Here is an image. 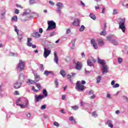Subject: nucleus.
<instances>
[{
    "label": "nucleus",
    "instance_id": "nucleus-1",
    "mask_svg": "<svg viewBox=\"0 0 128 128\" xmlns=\"http://www.w3.org/2000/svg\"><path fill=\"white\" fill-rule=\"evenodd\" d=\"M83 84H86V81L83 80L81 82L80 81H78L75 88L76 90H78V92H84V86Z\"/></svg>",
    "mask_w": 128,
    "mask_h": 128
},
{
    "label": "nucleus",
    "instance_id": "nucleus-2",
    "mask_svg": "<svg viewBox=\"0 0 128 128\" xmlns=\"http://www.w3.org/2000/svg\"><path fill=\"white\" fill-rule=\"evenodd\" d=\"M106 38L108 42H111L114 46H118V41L116 40V37L114 35H110L106 37Z\"/></svg>",
    "mask_w": 128,
    "mask_h": 128
},
{
    "label": "nucleus",
    "instance_id": "nucleus-3",
    "mask_svg": "<svg viewBox=\"0 0 128 128\" xmlns=\"http://www.w3.org/2000/svg\"><path fill=\"white\" fill-rule=\"evenodd\" d=\"M24 102H26L25 104H18V102H21L20 98H18L16 102V104L17 106H19L21 108H28V106L30 105V102H28V100L26 98H25Z\"/></svg>",
    "mask_w": 128,
    "mask_h": 128
},
{
    "label": "nucleus",
    "instance_id": "nucleus-4",
    "mask_svg": "<svg viewBox=\"0 0 128 128\" xmlns=\"http://www.w3.org/2000/svg\"><path fill=\"white\" fill-rule=\"evenodd\" d=\"M48 27L46 29V32L48 30H52L56 29V24L52 20L48 21Z\"/></svg>",
    "mask_w": 128,
    "mask_h": 128
},
{
    "label": "nucleus",
    "instance_id": "nucleus-5",
    "mask_svg": "<svg viewBox=\"0 0 128 128\" xmlns=\"http://www.w3.org/2000/svg\"><path fill=\"white\" fill-rule=\"evenodd\" d=\"M26 66V64L24 62L22 61V60H19L18 64L16 67V70L18 72H22L24 70V67Z\"/></svg>",
    "mask_w": 128,
    "mask_h": 128
},
{
    "label": "nucleus",
    "instance_id": "nucleus-6",
    "mask_svg": "<svg viewBox=\"0 0 128 128\" xmlns=\"http://www.w3.org/2000/svg\"><path fill=\"white\" fill-rule=\"evenodd\" d=\"M122 22H119V28L122 30V32H126V26L124 25V22H126V18L121 19Z\"/></svg>",
    "mask_w": 128,
    "mask_h": 128
},
{
    "label": "nucleus",
    "instance_id": "nucleus-7",
    "mask_svg": "<svg viewBox=\"0 0 128 128\" xmlns=\"http://www.w3.org/2000/svg\"><path fill=\"white\" fill-rule=\"evenodd\" d=\"M52 52V50H48V48L44 47V56L45 58H46Z\"/></svg>",
    "mask_w": 128,
    "mask_h": 128
},
{
    "label": "nucleus",
    "instance_id": "nucleus-8",
    "mask_svg": "<svg viewBox=\"0 0 128 128\" xmlns=\"http://www.w3.org/2000/svg\"><path fill=\"white\" fill-rule=\"evenodd\" d=\"M96 62V60L94 58H91L88 59V60L87 64L88 66H94V64H95Z\"/></svg>",
    "mask_w": 128,
    "mask_h": 128
},
{
    "label": "nucleus",
    "instance_id": "nucleus-9",
    "mask_svg": "<svg viewBox=\"0 0 128 128\" xmlns=\"http://www.w3.org/2000/svg\"><path fill=\"white\" fill-rule=\"evenodd\" d=\"M57 6V12L62 14V10L64 8V4L60 2H58L56 4Z\"/></svg>",
    "mask_w": 128,
    "mask_h": 128
},
{
    "label": "nucleus",
    "instance_id": "nucleus-10",
    "mask_svg": "<svg viewBox=\"0 0 128 128\" xmlns=\"http://www.w3.org/2000/svg\"><path fill=\"white\" fill-rule=\"evenodd\" d=\"M23 16H26L28 18H32V13L30 12V10L27 9L25 10V12L22 14Z\"/></svg>",
    "mask_w": 128,
    "mask_h": 128
},
{
    "label": "nucleus",
    "instance_id": "nucleus-11",
    "mask_svg": "<svg viewBox=\"0 0 128 128\" xmlns=\"http://www.w3.org/2000/svg\"><path fill=\"white\" fill-rule=\"evenodd\" d=\"M22 82L16 80L14 82V88H15V90H18V88H20L22 86Z\"/></svg>",
    "mask_w": 128,
    "mask_h": 128
},
{
    "label": "nucleus",
    "instance_id": "nucleus-12",
    "mask_svg": "<svg viewBox=\"0 0 128 128\" xmlns=\"http://www.w3.org/2000/svg\"><path fill=\"white\" fill-rule=\"evenodd\" d=\"M74 62V64H76V70H82V62H78L76 63L75 62Z\"/></svg>",
    "mask_w": 128,
    "mask_h": 128
},
{
    "label": "nucleus",
    "instance_id": "nucleus-13",
    "mask_svg": "<svg viewBox=\"0 0 128 128\" xmlns=\"http://www.w3.org/2000/svg\"><path fill=\"white\" fill-rule=\"evenodd\" d=\"M108 66L106 65H104L103 66H102V74H106L108 72Z\"/></svg>",
    "mask_w": 128,
    "mask_h": 128
},
{
    "label": "nucleus",
    "instance_id": "nucleus-14",
    "mask_svg": "<svg viewBox=\"0 0 128 128\" xmlns=\"http://www.w3.org/2000/svg\"><path fill=\"white\" fill-rule=\"evenodd\" d=\"M90 44L93 46V48H94V50H98V43L96 42V40L94 38H92L90 40Z\"/></svg>",
    "mask_w": 128,
    "mask_h": 128
},
{
    "label": "nucleus",
    "instance_id": "nucleus-15",
    "mask_svg": "<svg viewBox=\"0 0 128 128\" xmlns=\"http://www.w3.org/2000/svg\"><path fill=\"white\" fill-rule=\"evenodd\" d=\"M14 30L16 32L18 36V38H19V40H22V34H19L18 32H20V30H18V26H16L14 25Z\"/></svg>",
    "mask_w": 128,
    "mask_h": 128
},
{
    "label": "nucleus",
    "instance_id": "nucleus-16",
    "mask_svg": "<svg viewBox=\"0 0 128 128\" xmlns=\"http://www.w3.org/2000/svg\"><path fill=\"white\" fill-rule=\"evenodd\" d=\"M32 36L36 38H40V34H39L38 32H36L35 30H34Z\"/></svg>",
    "mask_w": 128,
    "mask_h": 128
},
{
    "label": "nucleus",
    "instance_id": "nucleus-17",
    "mask_svg": "<svg viewBox=\"0 0 128 128\" xmlns=\"http://www.w3.org/2000/svg\"><path fill=\"white\" fill-rule=\"evenodd\" d=\"M98 64H101L102 66L106 65V62H104V60H102L100 58H98Z\"/></svg>",
    "mask_w": 128,
    "mask_h": 128
},
{
    "label": "nucleus",
    "instance_id": "nucleus-18",
    "mask_svg": "<svg viewBox=\"0 0 128 128\" xmlns=\"http://www.w3.org/2000/svg\"><path fill=\"white\" fill-rule=\"evenodd\" d=\"M72 24L76 26H80V20L78 19H74Z\"/></svg>",
    "mask_w": 128,
    "mask_h": 128
},
{
    "label": "nucleus",
    "instance_id": "nucleus-19",
    "mask_svg": "<svg viewBox=\"0 0 128 128\" xmlns=\"http://www.w3.org/2000/svg\"><path fill=\"white\" fill-rule=\"evenodd\" d=\"M97 42H98V46H104V40H102V39H98Z\"/></svg>",
    "mask_w": 128,
    "mask_h": 128
},
{
    "label": "nucleus",
    "instance_id": "nucleus-20",
    "mask_svg": "<svg viewBox=\"0 0 128 128\" xmlns=\"http://www.w3.org/2000/svg\"><path fill=\"white\" fill-rule=\"evenodd\" d=\"M19 80L21 82H24V74L22 73L20 74Z\"/></svg>",
    "mask_w": 128,
    "mask_h": 128
},
{
    "label": "nucleus",
    "instance_id": "nucleus-21",
    "mask_svg": "<svg viewBox=\"0 0 128 128\" xmlns=\"http://www.w3.org/2000/svg\"><path fill=\"white\" fill-rule=\"evenodd\" d=\"M76 40V39L74 38L71 41L70 43V44H72V46H70L71 50H74V48Z\"/></svg>",
    "mask_w": 128,
    "mask_h": 128
},
{
    "label": "nucleus",
    "instance_id": "nucleus-22",
    "mask_svg": "<svg viewBox=\"0 0 128 128\" xmlns=\"http://www.w3.org/2000/svg\"><path fill=\"white\" fill-rule=\"evenodd\" d=\"M54 62H56V64H58V54L56 52H54Z\"/></svg>",
    "mask_w": 128,
    "mask_h": 128
},
{
    "label": "nucleus",
    "instance_id": "nucleus-23",
    "mask_svg": "<svg viewBox=\"0 0 128 128\" xmlns=\"http://www.w3.org/2000/svg\"><path fill=\"white\" fill-rule=\"evenodd\" d=\"M44 96L42 95H38V96H35V98L36 100V102H38L39 100H42L44 98Z\"/></svg>",
    "mask_w": 128,
    "mask_h": 128
},
{
    "label": "nucleus",
    "instance_id": "nucleus-24",
    "mask_svg": "<svg viewBox=\"0 0 128 128\" xmlns=\"http://www.w3.org/2000/svg\"><path fill=\"white\" fill-rule=\"evenodd\" d=\"M34 81L36 82H39L40 80V76L38 75V74L34 73Z\"/></svg>",
    "mask_w": 128,
    "mask_h": 128
},
{
    "label": "nucleus",
    "instance_id": "nucleus-25",
    "mask_svg": "<svg viewBox=\"0 0 128 128\" xmlns=\"http://www.w3.org/2000/svg\"><path fill=\"white\" fill-rule=\"evenodd\" d=\"M52 74V76H54V72L52 71H48V70H45L44 72V76H48V74Z\"/></svg>",
    "mask_w": 128,
    "mask_h": 128
},
{
    "label": "nucleus",
    "instance_id": "nucleus-26",
    "mask_svg": "<svg viewBox=\"0 0 128 128\" xmlns=\"http://www.w3.org/2000/svg\"><path fill=\"white\" fill-rule=\"evenodd\" d=\"M4 16H6V9L4 8L2 12V14L0 15V18L2 20L4 18Z\"/></svg>",
    "mask_w": 128,
    "mask_h": 128
},
{
    "label": "nucleus",
    "instance_id": "nucleus-27",
    "mask_svg": "<svg viewBox=\"0 0 128 128\" xmlns=\"http://www.w3.org/2000/svg\"><path fill=\"white\" fill-rule=\"evenodd\" d=\"M42 96H43L44 98H46L48 96V91L46 90V89H44L42 90Z\"/></svg>",
    "mask_w": 128,
    "mask_h": 128
},
{
    "label": "nucleus",
    "instance_id": "nucleus-28",
    "mask_svg": "<svg viewBox=\"0 0 128 128\" xmlns=\"http://www.w3.org/2000/svg\"><path fill=\"white\" fill-rule=\"evenodd\" d=\"M89 16L94 20H96V15H94L92 13H90L89 15Z\"/></svg>",
    "mask_w": 128,
    "mask_h": 128
},
{
    "label": "nucleus",
    "instance_id": "nucleus-29",
    "mask_svg": "<svg viewBox=\"0 0 128 128\" xmlns=\"http://www.w3.org/2000/svg\"><path fill=\"white\" fill-rule=\"evenodd\" d=\"M32 42L31 38H28V41H27V46H32V43L30 42Z\"/></svg>",
    "mask_w": 128,
    "mask_h": 128
},
{
    "label": "nucleus",
    "instance_id": "nucleus-30",
    "mask_svg": "<svg viewBox=\"0 0 128 128\" xmlns=\"http://www.w3.org/2000/svg\"><path fill=\"white\" fill-rule=\"evenodd\" d=\"M27 84H36V81L30 80V79H28L27 81Z\"/></svg>",
    "mask_w": 128,
    "mask_h": 128
},
{
    "label": "nucleus",
    "instance_id": "nucleus-31",
    "mask_svg": "<svg viewBox=\"0 0 128 128\" xmlns=\"http://www.w3.org/2000/svg\"><path fill=\"white\" fill-rule=\"evenodd\" d=\"M106 124L110 128H114V125L112 124V120H108Z\"/></svg>",
    "mask_w": 128,
    "mask_h": 128
},
{
    "label": "nucleus",
    "instance_id": "nucleus-32",
    "mask_svg": "<svg viewBox=\"0 0 128 128\" xmlns=\"http://www.w3.org/2000/svg\"><path fill=\"white\" fill-rule=\"evenodd\" d=\"M60 74L62 76V78H64L66 74V71H64V70H60Z\"/></svg>",
    "mask_w": 128,
    "mask_h": 128
},
{
    "label": "nucleus",
    "instance_id": "nucleus-33",
    "mask_svg": "<svg viewBox=\"0 0 128 128\" xmlns=\"http://www.w3.org/2000/svg\"><path fill=\"white\" fill-rule=\"evenodd\" d=\"M102 77L101 76H98L96 78V84H98L100 82V80H102Z\"/></svg>",
    "mask_w": 128,
    "mask_h": 128
},
{
    "label": "nucleus",
    "instance_id": "nucleus-34",
    "mask_svg": "<svg viewBox=\"0 0 128 128\" xmlns=\"http://www.w3.org/2000/svg\"><path fill=\"white\" fill-rule=\"evenodd\" d=\"M85 28H86V27L82 25L79 29V32H84Z\"/></svg>",
    "mask_w": 128,
    "mask_h": 128
},
{
    "label": "nucleus",
    "instance_id": "nucleus-35",
    "mask_svg": "<svg viewBox=\"0 0 128 128\" xmlns=\"http://www.w3.org/2000/svg\"><path fill=\"white\" fill-rule=\"evenodd\" d=\"M76 73H72V75L68 74L67 76H68V78H72V76H76Z\"/></svg>",
    "mask_w": 128,
    "mask_h": 128
},
{
    "label": "nucleus",
    "instance_id": "nucleus-36",
    "mask_svg": "<svg viewBox=\"0 0 128 128\" xmlns=\"http://www.w3.org/2000/svg\"><path fill=\"white\" fill-rule=\"evenodd\" d=\"M12 22H18V16H14L12 18Z\"/></svg>",
    "mask_w": 128,
    "mask_h": 128
},
{
    "label": "nucleus",
    "instance_id": "nucleus-37",
    "mask_svg": "<svg viewBox=\"0 0 128 128\" xmlns=\"http://www.w3.org/2000/svg\"><path fill=\"white\" fill-rule=\"evenodd\" d=\"M56 32L53 31L50 33V34L49 36L50 38H52V36H56Z\"/></svg>",
    "mask_w": 128,
    "mask_h": 128
},
{
    "label": "nucleus",
    "instance_id": "nucleus-38",
    "mask_svg": "<svg viewBox=\"0 0 128 128\" xmlns=\"http://www.w3.org/2000/svg\"><path fill=\"white\" fill-rule=\"evenodd\" d=\"M9 55L10 56H18V54H15L14 52H10Z\"/></svg>",
    "mask_w": 128,
    "mask_h": 128
},
{
    "label": "nucleus",
    "instance_id": "nucleus-39",
    "mask_svg": "<svg viewBox=\"0 0 128 128\" xmlns=\"http://www.w3.org/2000/svg\"><path fill=\"white\" fill-rule=\"evenodd\" d=\"M72 108L74 110H78V106H72Z\"/></svg>",
    "mask_w": 128,
    "mask_h": 128
},
{
    "label": "nucleus",
    "instance_id": "nucleus-40",
    "mask_svg": "<svg viewBox=\"0 0 128 128\" xmlns=\"http://www.w3.org/2000/svg\"><path fill=\"white\" fill-rule=\"evenodd\" d=\"M54 84H56V88H58V79L55 80Z\"/></svg>",
    "mask_w": 128,
    "mask_h": 128
},
{
    "label": "nucleus",
    "instance_id": "nucleus-41",
    "mask_svg": "<svg viewBox=\"0 0 128 128\" xmlns=\"http://www.w3.org/2000/svg\"><path fill=\"white\" fill-rule=\"evenodd\" d=\"M100 36H106V31L103 30V31L101 32H100Z\"/></svg>",
    "mask_w": 128,
    "mask_h": 128
},
{
    "label": "nucleus",
    "instance_id": "nucleus-42",
    "mask_svg": "<svg viewBox=\"0 0 128 128\" xmlns=\"http://www.w3.org/2000/svg\"><path fill=\"white\" fill-rule=\"evenodd\" d=\"M92 116H93L94 118H98V114H96V112H94L92 113Z\"/></svg>",
    "mask_w": 128,
    "mask_h": 128
},
{
    "label": "nucleus",
    "instance_id": "nucleus-43",
    "mask_svg": "<svg viewBox=\"0 0 128 128\" xmlns=\"http://www.w3.org/2000/svg\"><path fill=\"white\" fill-rule=\"evenodd\" d=\"M40 71L42 72L44 70V64H40Z\"/></svg>",
    "mask_w": 128,
    "mask_h": 128
},
{
    "label": "nucleus",
    "instance_id": "nucleus-44",
    "mask_svg": "<svg viewBox=\"0 0 128 128\" xmlns=\"http://www.w3.org/2000/svg\"><path fill=\"white\" fill-rule=\"evenodd\" d=\"M118 64H122V58H118Z\"/></svg>",
    "mask_w": 128,
    "mask_h": 128
},
{
    "label": "nucleus",
    "instance_id": "nucleus-45",
    "mask_svg": "<svg viewBox=\"0 0 128 128\" xmlns=\"http://www.w3.org/2000/svg\"><path fill=\"white\" fill-rule=\"evenodd\" d=\"M112 88H120V84H116L114 86H112Z\"/></svg>",
    "mask_w": 128,
    "mask_h": 128
},
{
    "label": "nucleus",
    "instance_id": "nucleus-46",
    "mask_svg": "<svg viewBox=\"0 0 128 128\" xmlns=\"http://www.w3.org/2000/svg\"><path fill=\"white\" fill-rule=\"evenodd\" d=\"M46 105L44 104L41 106L40 110H46Z\"/></svg>",
    "mask_w": 128,
    "mask_h": 128
},
{
    "label": "nucleus",
    "instance_id": "nucleus-47",
    "mask_svg": "<svg viewBox=\"0 0 128 128\" xmlns=\"http://www.w3.org/2000/svg\"><path fill=\"white\" fill-rule=\"evenodd\" d=\"M36 86L38 88V90H40L42 88V86H40V84H36Z\"/></svg>",
    "mask_w": 128,
    "mask_h": 128
},
{
    "label": "nucleus",
    "instance_id": "nucleus-48",
    "mask_svg": "<svg viewBox=\"0 0 128 128\" xmlns=\"http://www.w3.org/2000/svg\"><path fill=\"white\" fill-rule=\"evenodd\" d=\"M36 4V0H30V4Z\"/></svg>",
    "mask_w": 128,
    "mask_h": 128
},
{
    "label": "nucleus",
    "instance_id": "nucleus-49",
    "mask_svg": "<svg viewBox=\"0 0 128 128\" xmlns=\"http://www.w3.org/2000/svg\"><path fill=\"white\" fill-rule=\"evenodd\" d=\"M54 125L55 126H60V124H58V122H54Z\"/></svg>",
    "mask_w": 128,
    "mask_h": 128
},
{
    "label": "nucleus",
    "instance_id": "nucleus-50",
    "mask_svg": "<svg viewBox=\"0 0 128 128\" xmlns=\"http://www.w3.org/2000/svg\"><path fill=\"white\" fill-rule=\"evenodd\" d=\"M113 14H118V10L114 9V10Z\"/></svg>",
    "mask_w": 128,
    "mask_h": 128
},
{
    "label": "nucleus",
    "instance_id": "nucleus-51",
    "mask_svg": "<svg viewBox=\"0 0 128 128\" xmlns=\"http://www.w3.org/2000/svg\"><path fill=\"white\" fill-rule=\"evenodd\" d=\"M69 120H70V122H74V116H70L69 118Z\"/></svg>",
    "mask_w": 128,
    "mask_h": 128
},
{
    "label": "nucleus",
    "instance_id": "nucleus-52",
    "mask_svg": "<svg viewBox=\"0 0 128 128\" xmlns=\"http://www.w3.org/2000/svg\"><path fill=\"white\" fill-rule=\"evenodd\" d=\"M106 98H112V97L110 96V94L109 93H108L106 95Z\"/></svg>",
    "mask_w": 128,
    "mask_h": 128
},
{
    "label": "nucleus",
    "instance_id": "nucleus-53",
    "mask_svg": "<svg viewBox=\"0 0 128 128\" xmlns=\"http://www.w3.org/2000/svg\"><path fill=\"white\" fill-rule=\"evenodd\" d=\"M85 72H86V73L88 74H90V72H92V70L89 71V70H85Z\"/></svg>",
    "mask_w": 128,
    "mask_h": 128
},
{
    "label": "nucleus",
    "instance_id": "nucleus-54",
    "mask_svg": "<svg viewBox=\"0 0 128 128\" xmlns=\"http://www.w3.org/2000/svg\"><path fill=\"white\" fill-rule=\"evenodd\" d=\"M15 14H20V10H18V9H16Z\"/></svg>",
    "mask_w": 128,
    "mask_h": 128
},
{
    "label": "nucleus",
    "instance_id": "nucleus-55",
    "mask_svg": "<svg viewBox=\"0 0 128 128\" xmlns=\"http://www.w3.org/2000/svg\"><path fill=\"white\" fill-rule=\"evenodd\" d=\"M123 98L124 100H126V102H128V98L126 96H123Z\"/></svg>",
    "mask_w": 128,
    "mask_h": 128
},
{
    "label": "nucleus",
    "instance_id": "nucleus-56",
    "mask_svg": "<svg viewBox=\"0 0 128 128\" xmlns=\"http://www.w3.org/2000/svg\"><path fill=\"white\" fill-rule=\"evenodd\" d=\"M81 106H84V102H83L82 100H81L80 102Z\"/></svg>",
    "mask_w": 128,
    "mask_h": 128
},
{
    "label": "nucleus",
    "instance_id": "nucleus-57",
    "mask_svg": "<svg viewBox=\"0 0 128 128\" xmlns=\"http://www.w3.org/2000/svg\"><path fill=\"white\" fill-rule=\"evenodd\" d=\"M42 32H44V30H42V28H39V32L40 34H42Z\"/></svg>",
    "mask_w": 128,
    "mask_h": 128
},
{
    "label": "nucleus",
    "instance_id": "nucleus-58",
    "mask_svg": "<svg viewBox=\"0 0 128 128\" xmlns=\"http://www.w3.org/2000/svg\"><path fill=\"white\" fill-rule=\"evenodd\" d=\"M105 10H106V8L103 7L102 8V14H104Z\"/></svg>",
    "mask_w": 128,
    "mask_h": 128
},
{
    "label": "nucleus",
    "instance_id": "nucleus-59",
    "mask_svg": "<svg viewBox=\"0 0 128 128\" xmlns=\"http://www.w3.org/2000/svg\"><path fill=\"white\" fill-rule=\"evenodd\" d=\"M114 84H116V81L114 80H112V82H111V84L112 86H114Z\"/></svg>",
    "mask_w": 128,
    "mask_h": 128
},
{
    "label": "nucleus",
    "instance_id": "nucleus-60",
    "mask_svg": "<svg viewBox=\"0 0 128 128\" xmlns=\"http://www.w3.org/2000/svg\"><path fill=\"white\" fill-rule=\"evenodd\" d=\"M95 98H96V96H95L94 94H93L92 96H91L90 97V98L91 100H92V99Z\"/></svg>",
    "mask_w": 128,
    "mask_h": 128
},
{
    "label": "nucleus",
    "instance_id": "nucleus-61",
    "mask_svg": "<svg viewBox=\"0 0 128 128\" xmlns=\"http://www.w3.org/2000/svg\"><path fill=\"white\" fill-rule=\"evenodd\" d=\"M88 94L90 96V94H94V92L92 90H90L88 92Z\"/></svg>",
    "mask_w": 128,
    "mask_h": 128
},
{
    "label": "nucleus",
    "instance_id": "nucleus-62",
    "mask_svg": "<svg viewBox=\"0 0 128 128\" xmlns=\"http://www.w3.org/2000/svg\"><path fill=\"white\" fill-rule=\"evenodd\" d=\"M49 4H51L52 6H54V3L52 1H49Z\"/></svg>",
    "mask_w": 128,
    "mask_h": 128
},
{
    "label": "nucleus",
    "instance_id": "nucleus-63",
    "mask_svg": "<svg viewBox=\"0 0 128 128\" xmlns=\"http://www.w3.org/2000/svg\"><path fill=\"white\" fill-rule=\"evenodd\" d=\"M14 94L15 96H18V94H20V93H18V91H15Z\"/></svg>",
    "mask_w": 128,
    "mask_h": 128
},
{
    "label": "nucleus",
    "instance_id": "nucleus-64",
    "mask_svg": "<svg viewBox=\"0 0 128 128\" xmlns=\"http://www.w3.org/2000/svg\"><path fill=\"white\" fill-rule=\"evenodd\" d=\"M70 30L68 29V30H66V34H70Z\"/></svg>",
    "mask_w": 128,
    "mask_h": 128
}]
</instances>
